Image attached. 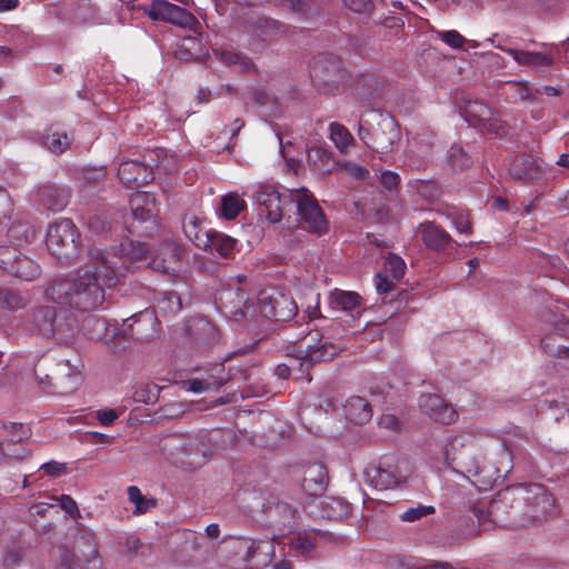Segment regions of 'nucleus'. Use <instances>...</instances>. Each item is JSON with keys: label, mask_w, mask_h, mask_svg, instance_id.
<instances>
[{"label": "nucleus", "mask_w": 569, "mask_h": 569, "mask_svg": "<svg viewBox=\"0 0 569 569\" xmlns=\"http://www.w3.org/2000/svg\"><path fill=\"white\" fill-rule=\"evenodd\" d=\"M213 370L219 373L217 380L193 379L190 381V390L193 392L218 390L230 380V375L226 371V368L222 363L213 366Z\"/></svg>", "instance_id": "4c0bfd02"}, {"label": "nucleus", "mask_w": 569, "mask_h": 569, "mask_svg": "<svg viewBox=\"0 0 569 569\" xmlns=\"http://www.w3.org/2000/svg\"><path fill=\"white\" fill-rule=\"evenodd\" d=\"M61 508L71 517H79L77 502L68 495H62L59 499Z\"/></svg>", "instance_id": "774afa93"}, {"label": "nucleus", "mask_w": 569, "mask_h": 569, "mask_svg": "<svg viewBox=\"0 0 569 569\" xmlns=\"http://www.w3.org/2000/svg\"><path fill=\"white\" fill-rule=\"evenodd\" d=\"M251 546H253V539L251 538H233L227 542L226 552L232 555L231 560L234 565L246 563V555Z\"/></svg>", "instance_id": "a19ab883"}, {"label": "nucleus", "mask_w": 569, "mask_h": 569, "mask_svg": "<svg viewBox=\"0 0 569 569\" xmlns=\"http://www.w3.org/2000/svg\"><path fill=\"white\" fill-rule=\"evenodd\" d=\"M247 98L253 101L257 107H266L270 109V113L272 116H278L281 113L280 103L278 98L268 91H266L261 87H252L246 92Z\"/></svg>", "instance_id": "e433bc0d"}, {"label": "nucleus", "mask_w": 569, "mask_h": 569, "mask_svg": "<svg viewBox=\"0 0 569 569\" xmlns=\"http://www.w3.org/2000/svg\"><path fill=\"white\" fill-rule=\"evenodd\" d=\"M339 348L331 343L325 342L320 346H307L306 351H300L302 356L291 357L292 366L300 365L301 377L309 373V370L316 362L327 361L338 355Z\"/></svg>", "instance_id": "dca6fc26"}, {"label": "nucleus", "mask_w": 569, "mask_h": 569, "mask_svg": "<svg viewBox=\"0 0 569 569\" xmlns=\"http://www.w3.org/2000/svg\"><path fill=\"white\" fill-rule=\"evenodd\" d=\"M330 306L335 310L360 313L362 310V298L355 291L336 289L330 295Z\"/></svg>", "instance_id": "2f4dec72"}, {"label": "nucleus", "mask_w": 569, "mask_h": 569, "mask_svg": "<svg viewBox=\"0 0 569 569\" xmlns=\"http://www.w3.org/2000/svg\"><path fill=\"white\" fill-rule=\"evenodd\" d=\"M436 512V509L433 506H425L421 503H418L415 507L408 508L406 511H403L399 519L403 522H415L420 520L423 517L433 515Z\"/></svg>", "instance_id": "603ef678"}, {"label": "nucleus", "mask_w": 569, "mask_h": 569, "mask_svg": "<svg viewBox=\"0 0 569 569\" xmlns=\"http://www.w3.org/2000/svg\"><path fill=\"white\" fill-rule=\"evenodd\" d=\"M254 198L269 222L276 223L282 219L286 207L293 203L295 193L281 194L273 186H260Z\"/></svg>", "instance_id": "f8f14e48"}, {"label": "nucleus", "mask_w": 569, "mask_h": 569, "mask_svg": "<svg viewBox=\"0 0 569 569\" xmlns=\"http://www.w3.org/2000/svg\"><path fill=\"white\" fill-rule=\"evenodd\" d=\"M330 138L340 151H345L355 142L350 131L343 124L338 122H332L330 124Z\"/></svg>", "instance_id": "49530a36"}, {"label": "nucleus", "mask_w": 569, "mask_h": 569, "mask_svg": "<svg viewBox=\"0 0 569 569\" xmlns=\"http://www.w3.org/2000/svg\"><path fill=\"white\" fill-rule=\"evenodd\" d=\"M141 172V163L138 161H124L120 164L118 169V178L124 188L133 190L134 193L130 196V206L132 210L133 219L137 221H141L142 219V209L139 204L140 200V183L138 182V177Z\"/></svg>", "instance_id": "2eb2a0df"}, {"label": "nucleus", "mask_w": 569, "mask_h": 569, "mask_svg": "<svg viewBox=\"0 0 569 569\" xmlns=\"http://www.w3.org/2000/svg\"><path fill=\"white\" fill-rule=\"evenodd\" d=\"M358 137L373 151L388 153L400 141V131L392 117L371 111L366 118H360Z\"/></svg>", "instance_id": "20e7f679"}, {"label": "nucleus", "mask_w": 569, "mask_h": 569, "mask_svg": "<svg viewBox=\"0 0 569 569\" xmlns=\"http://www.w3.org/2000/svg\"><path fill=\"white\" fill-rule=\"evenodd\" d=\"M316 78L326 86L338 90L340 87L347 86V71L341 69L336 62L330 63V68L323 70L322 60H319L312 69Z\"/></svg>", "instance_id": "cd10ccee"}, {"label": "nucleus", "mask_w": 569, "mask_h": 569, "mask_svg": "<svg viewBox=\"0 0 569 569\" xmlns=\"http://www.w3.org/2000/svg\"><path fill=\"white\" fill-rule=\"evenodd\" d=\"M144 262L154 271L174 273L179 271L184 249L172 240L167 228L154 219L152 226H144Z\"/></svg>", "instance_id": "7ed1b4c3"}, {"label": "nucleus", "mask_w": 569, "mask_h": 569, "mask_svg": "<svg viewBox=\"0 0 569 569\" xmlns=\"http://www.w3.org/2000/svg\"><path fill=\"white\" fill-rule=\"evenodd\" d=\"M419 408L423 415L436 422L451 425L458 420L457 410L436 393H425L419 398Z\"/></svg>", "instance_id": "4468645a"}, {"label": "nucleus", "mask_w": 569, "mask_h": 569, "mask_svg": "<svg viewBox=\"0 0 569 569\" xmlns=\"http://www.w3.org/2000/svg\"><path fill=\"white\" fill-rule=\"evenodd\" d=\"M121 256L100 248L88 250L87 268L77 271L72 278L58 279L48 284V300L78 311H91L104 301V287L117 283L118 276L140 270L142 243L128 239L121 243Z\"/></svg>", "instance_id": "f257e3e1"}, {"label": "nucleus", "mask_w": 569, "mask_h": 569, "mask_svg": "<svg viewBox=\"0 0 569 569\" xmlns=\"http://www.w3.org/2000/svg\"><path fill=\"white\" fill-rule=\"evenodd\" d=\"M496 48L510 54L515 61L522 67H551L553 64V58L546 52L518 50L515 48H505L496 46Z\"/></svg>", "instance_id": "b1692460"}, {"label": "nucleus", "mask_w": 569, "mask_h": 569, "mask_svg": "<svg viewBox=\"0 0 569 569\" xmlns=\"http://www.w3.org/2000/svg\"><path fill=\"white\" fill-rule=\"evenodd\" d=\"M365 475L375 489H392L406 482L409 476L408 462L396 460L393 457H383L377 462L369 463Z\"/></svg>", "instance_id": "39448f33"}, {"label": "nucleus", "mask_w": 569, "mask_h": 569, "mask_svg": "<svg viewBox=\"0 0 569 569\" xmlns=\"http://www.w3.org/2000/svg\"><path fill=\"white\" fill-rule=\"evenodd\" d=\"M377 81L370 76H360L356 83V94L362 100L368 101L369 96L376 89Z\"/></svg>", "instance_id": "13d9d810"}, {"label": "nucleus", "mask_w": 569, "mask_h": 569, "mask_svg": "<svg viewBox=\"0 0 569 569\" xmlns=\"http://www.w3.org/2000/svg\"><path fill=\"white\" fill-rule=\"evenodd\" d=\"M20 251L14 247L0 246V268L9 273Z\"/></svg>", "instance_id": "bf43d9fd"}, {"label": "nucleus", "mask_w": 569, "mask_h": 569, "mask_svg": "<svg viewBox=\"0 0 569 569\" xmlns=\"http://www.w3.org/2000/svg\"><path fill=\"white\" fill-rule=\"evenodd\" d=\"M452 449L455 451L451 461L456 467L460 468L463 472L478 475L480 473V467L478 461L473 458V450L471 448H462L461 450L456 449V446L452 445Z\"/></svg>", "instance_id": "ea45409f"}, {"label": "nucleus", "mask_w": 569, "mask_h": 569, "mask_svg": "<svg viewBox=\"0 0 569 569\" xmlns=\"http://www.w3.org/2000/svg\"><path fill=\"white\" fill-rule=\"evenodd\" d=\"M72 139L67 134V132L59 126L52 124L43 134V143L44 146L56 154H60L64 152L71 144Z\"/></svg>", "instance_id": "f704fd0d"}, {"label": "nucleus", "mask_w": 569, "mask_h": 569, "mask_svg": "<svg viewBox=\"0 0 569 569\" xmlns=\"http://www.w3.org/2000/svg\"><path fill=\"white\" fill-rule=\"evenodd\" d=\"M83 560H78L76 550L72 547V550L67 548L61 549L60 552V568L61 569H82L81 563Z\"/></svg>", "instance_id": "680f3d73"}, {"label": "nucleus", "mask_w": 569, "mask_h": 569, "mask_svg": "<svg viewBox=\"0 0 569 569\" xmlns=\"http://www.w3.org/2000/svg\"><path fill=\"white\" fill-rule=\"evenodd\" d=\"M321 0H280L283 8L299 14H308L316 10Z\"/></svg>", "instance_id": "3c124183"}, {"label": "nucleus", "mask_w": 569, "mask_h": 569, "mask_svg": "<svg viewBox=\"0 0 569 569\" xmlns=\"http://www.w3.org/2000/svg\"><path fill=\"white\" fill-rule=\"evenodd\" d=\"M159 212V202L156 194L144 191V226H152L153 219L158 222Z\"/></svg>", "instance_id": "864d4df0"}, {"label": "nucleus", "mask_w": 569, "mask_h": 569, "mask_svg": "<svg viewBox=\"0 0 569 569\" xmlns=\"http://www.w3.org/2000/svg\"><path fill=\"white\" fill-rule=\"evenodd\" d=\"M538 93H540V89H531L528 82L513 81L510 82V88L507 94L513 102H520L526 100L533 101Z\"/></svg>", "instance_id": "a18cd8bd"}, {"label": "nucleus", "mask_w": 569, "mask_h": 569, "mask_svg": "<svg viewBox=\"0 0 569 569\" xmlns=\"http://www.w3.org/2000/svg\"><path fill=\"white\" fill-rule=\"evenodd\" d=\"M281 26L272 19L259 18L254 26V33L263 41L273 39L281 32Z\"/></svg>", "instance_id": "de8ad7c7"}, {"label": "nucleus", "mask_w": 569, "mask_h": 569, "mask_svg": "<svg viewBox=\"0 0 569 569\" xmlns=\"http://www.w3.org/2000/svg\"><path fill=\"white\" fill-rule=\"evenodd\" d=\"M56 308L52 306H39L32 309L30 322L33 330L44 338L53 335L52 323L54 322Z\"/></svg>", "instance_id": "c85d7f7f"}, {"label": "nucleus", "mask_w": 569, "mask_h": 569, "mask_svg": "<svg viewBox=\"0 0 569 569\" xmlns=\"http://www.w3.org/2000/svg\"><path fill=\"white\" fill-rule=\"evenodd\" d=\"M267 516L279 531H291L297 525V509L289 503L278 501L266 508Z\"/></svg>", "instance_id": "aec40b11"}, {"label": "nucleus", "mask_w": 569, "mask_h": 569, "mask_svg": "<svg viewBox=\"0 0 569 569\" xmlns=\"http://www.w3.org/2000/svg\"><path fill=\"white\" fill-rule=\"evenodd\" d=\"M80 234L70 219H60L49 227L47 247L59 260L71 262L76 257Z\"/></svg>", "instance_id": "423d86ee"}, {"label": "nucleus", "mask_w": 569, "mask_h": 569, "mask_svg": "<svg viewBox=\"0 0 569 569\" xmlns=\"http://www.w3.org/2000/svg\"><path fill=\"white\" fill-rule=\"evenodd\" d=\"M52 327L54 332L47 338L68 345L74 339L78 331V319L73 313H68L66 310L58 311L56 309Z\"/></svg>", "instance_id": "412c9836"}, {"label": "nucleus", "mask_w": 569, "mask_h": 569, "mask_svg": "<svg viewBox=\"0 0 569 569\" xmlns=\"http://www.w3.org/2000/svg\"><path fill=\"white\" fill-rule=\"evenodd\" d=\"M293 202H296L300 221L306 224L309 231L316 233L327 232L328 222L323 211L307 189L295 191Z\"/></svg>", "instance_id": "9d476101"}, {"label": "nucleus", "mask_w": 569, "mask_h": 569, "mask_svg": "<svg viewBox=\"0 0 569 569\" xmlns=\"http://www.w3.org/2000/svg\"><path fill=\"white\" fill-rule=\"evenodd\" d=\"M184 236L198 248L208 243V232L202 227L201 219L193 212H186L181 219Z\"/></svg>", "instance_id": "c756f323"}, {"label": "nucleus", "mask_w": 569, "mask_h": 569, "mask_svg": "<svg viewBox=\"0 0 569 569\" xmlns=\"http://www.w3.org/2000/svg\"><path fill=\"white\" fill-rule=\"evenodd\" d=\"M418 233L426 247L433 251H443L449 247L458 246L451 236L433 221L420 223Z\"/></svg>", "instance_id": "a211bd4d"}, {"label": "nucleus", "mask_w": 569, "mask_h": 569, "mask_svg": "<svg viewBox=\"0 0 569 569\" xmlns=\"http://www.w3.org/2000/svg\"><path fill=\"white\" fill-rule=\"evenodd\" d=\"M446 161L453 171H463L472 164L471 157L458 144L448 149Z\"/></svg>", "instance_id": "37998d69"}, {"label": "nucleus", "mask_w": 569, "mask_h": 569, "mask_svg": "<svg viewBox=\"0 0 569 569\" xmlns=\"http://www.w3.org/2000/svg\"><path fill=\"white\" fill-rule=\"evenodd\" d=\"M405 269L406 263L400 257L396 254L389 256L386 263V270L391 276L392 279L399 280L403 276Z\"/></svg>", "instance_id": "052dcab7"}, {"label": "nucleus", "mask_w": 569, "mask_h": 569, "mask_svg": "<svg viewBox=\"0 0 569 569\" xmlns=\"http://www.w3.org/2000/svg\"><path fill=\"white\" fill-rule=\"evenodd\" d=\"M520 499L527 510L525 515L533 521H542L556 511L555 499L547 488L540 483H529L520 490Z\"/></svg>", "instance_id": "1a4fd4ad"}, {"label": "nucleus", "mask_w": 569, "mask_h": 569, "mask_svg": "<svg viewBox=\"0 0 569 569\" xmlns=\"http://www.w3.org/2000/svg\"><path fill=\"white\" fill-rule=\"evenodd\" d=\"M477 128H479L482 133L490 134L492 137H503L508 133L507 126L493 111L491 112L490 120H485Z\"/></svg>", "instance_id": "09e8293b"}, {"label": "nucleus", "mask_w": 569, "mask_h": 569, "mask_svg": "<svg viewBox=\"0 0 569 569\" xmlns=\"http://www.w3.org/2000/svg\"><path fill=\"white\" fill-rule=\"evenodd\" d=\"M151 292V290H149ZM153 300L157 301V306L152 308H144V316H150L153 320L154 331L159 335V321L156 318V308L163 312H173L181 309V300L179 296L171 291L157 292L152 291Z\"/></svg>", "instance_id": "a878e982"}, {"label": "nucleus", "mask_w": 569, "mask_h": 569, "mask_svg": "<svg viewBox=\"0 0 569 569\" xmlns=\"http://www.w3.org/2000/svg\"><path fill=\"white\" fill-rule=\"evenodd\" d=\"M132 325H128V328H124L121 331L116 332L112 336V339L110 342H108L110 349H112L114 352L124 351L131 346V337L132 333L130 332Z\"/></svg>", "instance_id": "5fc2aeb1"}, {"label": "nucleus", "mask_w": 569, "mask_h": 569, "mask_svg": "<svg viewBox=\"0 0 569 569\" xmlns=\"http://www.w3.org/2000/svg\"><path fill=\"white\" fill-rule=\"evenodd\" d=\"M216 302L222 313L236 322L247 319L253 312V302L241 288H227L219 293Z\"/></svg>", "instance_id": "9b49d317"}, {"label": "nucleus", "mask_w": 569, "mask_h": 569, "mask_svg": "<svg viewBox=\"0 0 569 569\" xmlns=\"http://www.w3.org/2000/svg\"><path fill=\"white\" fill-rule=\"evenodd\" d=\"M258 306L260 313L272 321H289L298 312L293 298L274 289L260 291Z\"/></svg>", "instance_id": "0eeeda50"}, {"label": "nucleus", "mask_w": 569, "mask_h": 569, "mask_svg": "<svg viewBox=\"0 0 569 569\" xmlns=\"http://www.w3.org/2000/svg\"><path fill=\"white\" fill-rule=\"evenodd\" d=\"M462 112L470 126L477 128L485 120H490L491 108L479 100H467L462 107Z\"/></svg>", "instance_id": "c9c22d12"}, {"label": "nucleus", "mask_w": 569, "mask_h": 569, "mask_svg": "<svg viewBox=\"0 0 569 569\" xmlns=\"http://www.w3.org/2000/svg\"><path fill=\"white\" fill-rule=\"evenodd\" d=\"M509 172L515 180L533 182L543 178L545 171L530 154H517L510 163Z\"/></svg>", "instance_id": "6ab92c4d"}, {"label": "nucleus", "mask_w": 569, "mask_h": 569, "mask_svg": "<svg viewBox=\"0 0 569 569\" xmlns=\"http://www.w3.org/2000/svg\"><path fill=\"white\" fill-rule=\"evenodd\" d=\"M8 274L22 281H33L41 276V267L32 258L20 252Z\"/></svg>", "instance_id": "473e14b6"}, {"label": "nucleus", "mask_w": 569, "mask_h": 569, "mask_svg": "<svg viewBox=\"0 0 569 569\" xmlns=\"http://www.w3.org/2000/svg\"><path fill=\"white\" fill-rule=\"evenodd\" d=\"M200 46H201V41L198 38L184 37L181 41V44L179 46V51L177 52V54L179 56L180 59L188 60L189 57H187V54H184L183 51H187V52H190L191 50L197 51L198 49H200ZM189 54H190V57H193L192 53H189Z\"/></svg>", "instance_id": "0e129e2a"}, {"label": "nucleus", "mask_w": 569, "mask_h": 569, "mask_svg": "<svg viewBox=\"0 0 569 569\" xmlns=\"http://www.w3.org/2000/svg\"><path fill=\"white\" fill-rule=\"evenodd\" d=\"M213 54L227 66H236L241 72L250 73L256 72V66L252 60L244 56L242 52L236 51L231 48L213 49Z\"/></svg>", "instance_id": "72a5a7b5"}, {"label": "nucleus", "mask_w": 569, "mask_h": 569, "mask_svg": "<svg viewBox=\"0 0 569 569\" xmlns=\"http://www.w3.org/2000/svg\"><path fill=\"white\" fill-rule=\"evenodd\" d=\"M36 229L28 221L14 220L8 227V237L18 246L29 243L36 238Z\"/></svg>", "instance_id": "58836bf2"}, {"label": "nucleus", "mask_w": 569, "mask_h": 569, "mask_svg": "<svg viewBox=\"0 0 569 569\" xmlns=\"http://www.w3.org/2000/svg\"><path fill=\"white\" fill-rule=\"evenodd\" d=\"M237 242V239L228 234L211 231L208 232V243H204L201 249L209 250L211 253H216L221 258L230 259L236 253Z\"/></svg>", "instance_id": "bb28decb"}, {"label": "nucleus", "mask_w": 569, "mask_h": 569, "mask_svg": "<svg viewBox=\"0 0 569 569\" xmlns=\"http://www.w3.org/2000/svg\"><path fill=\"white\" fill-rule=\"evenodd\" d=\"M499 509L500 505L498 502H491L489 509L478 505L471 507L469 513L460 518L461 521L466 522L465 532L469 536L477 535L481 525L487 521H497L496 517Z\"/></svg>", "instance_id": "4be33fe9"}, {"label": "nucleus", "mask_w": 569, "mask_h": 569, "mask_svg": "<svg viewBox=\"0 0 569 569\" xmlns=\"http://www.w3.org/2000/svg\"><path fill=\"white\" fill-rule=\"evenodd\" d=\"M73 548L78 560H83L86 563H92L93 569L99 568V551L93 535L90 531H81L74 538Z\"/></svg>", "instance_id": "5701e85b"}, {"label": "nucleus", "mask_w": 569, "mask_h": 569, "mask_svg": "<svg viewBox=\"0 0 569 569\" xmlns=\"http://www.w3.org/2000/svg\"><path fill=\"white\" fill-rule=\"evenodd\" d=\"M306 510L313 518L339 520L350 513L351 507L343 498L321 496L309 501Z\"/></svg>", "instance_id": "ddd939ff"}, {"label": "nucleus", "mask_w": 569, "mask_h": 569, "mask_svg": "<svg viewBox=\"0 0 569 569\" xmlns=\"http://www.w3.org/2000/svg\"><path fill=\"white\" fill-rule=\"evenodd\" d=\"M439 38L453 49L463 47L466 39L456 30L441 31L438 33Z\"/></svg>", "instance_id": "e2e57ef3"}, {"label": "nucleus", "mask_w": 569, "mask_h": 569, "mask_svg": "<svg viewBox=\"0 0 569 569\" xmlns=\"http://www.w3.org/2000/svg\"><path fill=\"white\" fill-rule=\"evenodd\" d=\"M290 546L303 557L308 558L311 557L310 553L315 549V539L308 535L299 533L297 537L291 539Z\"/></svg>", "instance_id": "4d7b16f0"}, {"label": "nucleus", "mask_w": 569, "mask_h": 569, "mask_svg": "<svg viewBox=\"0 0 569 569\" xmlns=\"http://www.w3.org/2000/svg\"><path fill=\"white\" fill-rule=\"evenodd\" d=\"M244 208V200H242L237 193H228L221 198L220 216L227 220H232Z\"/></svg>", "instance_id": "c03bdc74"}, {"label": "nucleus", "mask_w": 569, "mask_h": 569, "mask_svg": "<svg viewBox=\"0 0 569 569\" xmlns=\"http://www.w3.org/2000/svg\"><path fill=\"white\" fill-rule=\"evenodd\" d=\"M560 338L553 335H547L541 340V346L546 353L558 357V358H569V347L561 345L558 340Z\"/></svg>", "instance_id": "8fccbe9b"}, {"label": "nucleus", "mask_w": 569, "mask_h": 569, "mask_svg": "<svg viewBox=\"0 0 569 569\" xmlns=\"http://www.w3.org/2000/svg\"><path fill=\"white\" fill-rule=\"evenodd\" d=\"M329 483L328 470L320 462L310 463L306 467L302 478V489L312 499L321 497Z\"/></svg>", "instance_id": "f3484780"}, {"label": "nucleus", "mask_w": 569, "mask_h": 569, "mask_svg": "<svg viewBox=\"0 0 569 569\" xmlns=\"http://www.w3.org/2000/svg\"><path fill=\"white\" fill-rule=\"evenodd\" d=\"M3 428L8 431L9 442L11 443H21L31 436L29 428H26L22 423L9 422L4 423Z\"/></svg>", "instance_id": "6e6d98bb"}, {"label": "nucleus", "mask_w": 569, "mask_h": 569, "mask_svg": "<svg viewBox=\"0 0 569 569\" xmlns=\"http://www.w3.org/2000/svg\"><path fill=\"white\" fill-rule=\"evenodd\" d=\"M40 203L48 210L61 211L69 202L70 191L54 184H47L39 189Z\"/></svg>", "instance_id": "393cba45"}, {"label": "nucleus", "mask_w": 569, "mask_h": 569, "mask_svg": "<svg viewBox=\"0 0 569 569\" xmlns=\"http://www.w3.org/2000/svg\"><path fill=\"white\" fill-rule=\"evenodd\" d=\"M29 303L27 296L11 288H0V307L11 311L23 309Z\"/></svg>", "instance_id": "79ce46f5"}, {"label": "nucleus", "mask_w": 569, "mask_h": 569, "mask_svg": "<svg viewBox=\"0 0 569 569\" xmlns=\"http://www.w3.org/2000/svg\"><path fill=\"white\" fill-rule=\"evenodd\" d=\"M144 13L153 21H162L176 24L200 34L201 24L188 10L167 0H152L150 8Z\"/></svg>", "instance_id": "6e6552de"}, {"label": "nucleus", "mask_w": 569, "mask_h": 569, "mask_svg": "<svg viewBox=\"0 0 569 569\" xmlns=\"http://www.w3.org/2000/svg\"><path fill=\"white\" fill-rule=\"evenodd\" d=\"M343 3L357 13H369L373 8L372 0H343Z\"/></svg>", "instance_id": "338daca9"}, {"label": "nucleus", "mask_w": 569, "mask_h": 569, "mask_svg": "<svg viewBox=\"0 0 569 569\" xmlns=\"http://www.w3.org/2000/svg\"><path fill=\"white\" fill-rule=\"evenodd\" d=\"M343 412L348 420L356 425H363L372 417L370 403L362 397L352 396L343 405Z\"/></svg>", "instance_id": "7c9ffc66"}, {"label": "nucleus", "mask_w": 569, "mask_h": 569, "mask_svg": "<svg viewBox=\"0 0 569 569\" xmlns=\"http://www.w3.org/2000/svg\"><path fill=\"white\" fill-rule=\"evenodd\" d=\"M83 362L80 357L57 359L52 356L41 357L34 365L33 372L38 386L50 393H70L81 380Z\"/></svg>", "instance_id": "f03ea898"}, {"label": "nucleus", "mask_w": 569, "mask_h": 569, "mask_svg": "<svg viewBox=\"0 0 569 569\" xmlns=\"http://www.w3.org/2000/svg\"><path fill=\"white\" fill-rule=\"evenodd\" d=\"M123 546V552L129 557L133 558L139 555L140 549L142 548V543L139 537L129 536L126 538Z\"/></svg>", "instance_id": "69168bd1"}]
</instances>
